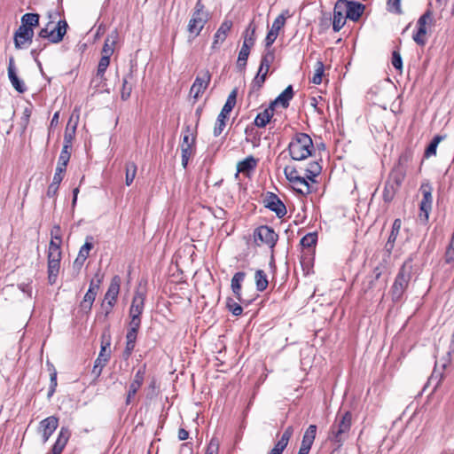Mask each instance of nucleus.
Returning <instances> with one entry per match:
<instances>
[{"instance_id":"nucleus-2","label":"nucleus","mask_w":454,"mask_h":454,"mask_svg":"<svg viewBox=\"0 0 454 454\" xmlns=\"http://www.w3.org/2000/svg\"><path fill=\"white\" fill-rule=\"evenodd\" d=\"M321 171L322 166L320 163L317 160H313L309 162L305 168L304 176H301L289 183L297 193L308 195L312 192L309 181L315 182V178L320 175Z\"/></svg>"},{"instance_id":"nucleus-38","label":"nucleus","mask_w":454,"mask_h":454,"mask_svg":"<svg viewBox=\"0 0 454 454\" xmlns=\"http://www.w3.org/2000/svg\"><path fill=\"white\" fill-rule=\"evenodd\" d=\"M266 78L267 75L257 72L256 75L250 83L249 96L252 94H255L257 96L259 94V91L262 88Z\"/></svg>"},{"instance_id":"nucleus-5","label":"nucleus","mask_w":454,"mask_h":454,"mask_svg":"<svg viewBox=\"0 0 454 454\" xmlns=\"http://www.w3.org/2000/svg\"><path fill=\"white\" fill-rule=\"evenodd\" d=\"M196 129L186 125L183 130V140L180 144L182 166L187 168L190 159L193 156L196 147Z\"/></svg>"},{"instance_id":"nucleus-7","label":"nucleus","mask_w":454,"mask_h":454,"mask_svg":"<svg viewBox=\"0 0 454 454\" xmlns=\"http://www.w3.org/2000/svg\"><path fill=\"white\" fill-rule=\"evenodd\" d=\"M434 25V15L431 9H427L417 21V31L412 39L419 46H425L427 41V30Z\"/></svg>"},{"instance_id":"nucleus-8","label":"nucleus","mask_w":454,"mask_h":454,"mask_svg":"<svg viewBox=\"0 0 454 454\" xmlns=\"http://www.w3.org/2000/svg\"><path fill=\"white\" fill-rule=\"evenodd\" d=\"M253 238L256 246H266L273 250L278 240V234L273 228L268 225H261L254 229Z\"/></svg>"},{"instance_id":"nucleus-6","label":"nucleus","mask_w":454,"mask_h":454,"mask_svg":"<svg viewBox=\"0 0 454 454\" xmlns=\"http://www.w3.org/2000/svg\"><path fill=\"white\" fill-rule=\"evenodd\" d=\"M62 258L61 246L50 241L48 248V281L51 285L56 283Z\"/></svg>"},{"instance_id":"nucleus-54","label":"nucleus","mask_w":454,"mask_h":454,"mask_svg":"<svg viewBox=\"0 0 454 454\" xmlns=\"http://www.w3.org/2000/svg\"><path fill=\"white\" fill-rule=\"evenodd\" d=\"M226 307L230 312L234 316H240L243 312L242 307L236 302L232 298H228L226 301Z\"/></svg>"},{"instance_id":"nucleus-62","label":"nucleus","mask_w":454,"mask_h":454,"mask_svg":"<svg viewBox=\"0 0 454 454\" xmlns=\"http://www.w3.org/2000/svg\"><path fill=\"white\" fill-rule=\"evenodd\" d=\"M141 326V317H129V330L130 332L138 333Z\"/></svg>"},{"instance_id":"nucleus-43","label":"nucleus","mask_w":454,"mask_h":454,"mask_svg":"<svg viewBox=\"0 0 454 454\" xmlns=\"http://www.w3.org/2000/svg\"><path fill=\"white\" fill-rule=\"evenodd\" d=\"M251 49H248L247 46H241V49L239 50L238 59H237V67L242 71L246 68L247 62L248 59V57L250 55Z\"/></svg>"},{"instance_id":"nucleus-48","label":"nucleus","mask_w":454,"mask_h":454,"mask_svg":"<svg viewBox=\"0 0 454 454\" xmlns=\"http://www.w3.org/2000/svg\"><path fill=\"white\" fill-rule=\"evenodd\" d=\"M317 242V232H309L306 234L301 239V245L303 247L311 248L316 247Z\"/></svg>"},{"instance_id":"nucleus-46","label":"nucleus","mask_w":454,"mask_h":454,"mask_svg":"<svg viewBox=\"0 0 454 454\" xmlns=\"http://www.w3.org/2000/svg\"><path fill=\"white\" fill-rule=\"evenodd\" d=\"M71 120H69L64 134V145H68V147L72 148L73 139L74 137L76 124H74L72 127L70 126Z\"/></svg>"},{"instance_id":"nucleus-63","label":"nucleus","mask_w":454,"mask_h":454,"mask_svg":"<svg viewBox=\"0 0 454 454\" xmlns=\"http://www.w3.org/2000/svg\"><path fill=\"white\" fill-rule=\"evenodd\" d=\"M391 63L393 65V67L399 70V71H402V68H403V60H402V57H401V54L398 51H394L393 53H392V59H391Z\"/></svg>"},{"instance_id":"nucleus-64","label":"nucleus","mask_w":454,"mask_h":454,"mask_svg":"<svg viewBox=\"0 0 454 454\" xmlns=\"http://www.w3.org/2000/svg\"><path fill=\"white\" fill-rule=\"evenodd\" d=\"M278 34L275 33L274 31L272 30H270L266 35V38H265V47H266V51L268 50H271L270 47L271 45L274 43V42L276 41V39L278 38Z\"/></svg>"},{"instance_id":"nucleus-49","label":"nucleus","mask_w":454,"mask_h":454,"mask_svg":"<svg viewBox=\"0 0 454 454\" xmlns=\"http://www.w3.org/2000/svg\"><path fill=\"white\" fill-rule=\"evenodd\" d=\"M325 71V66L322 61H317L315 66V71L311 78V82L314 84H320Z\"/></svg>"},{"instance_id":"nucleus-14","label":"nucleus","mask_w":454,"mask_h":454,"mask_svg":"<svg viewBox=\"0 0 454 454\" xmlns=\"http://www.w3.org/2000/svg\"><path fill=\"white\" fill-rule=\"evenodd\" d=\"M121 279L120 276L115 275L112 278L108 289L105 294L104 301L106 303V315H108L117 302L121 289Z\"/></svg>"},{"instance_id":"nucleus-51","label":"nucleus","mask_w":454,"mask_h":454,"mask_svg":"<svg viewBox=\"0 0 454 454\" xmlns=\"http://www.w3.org/2000/svg\"><path fill=\"white\" fill-rule=\"evenodd\" d=\"M284 174L288 182H291L301 176V172L294 165L286 166L284 168Z\"/></svg>"},{"instance_id":"nucleus-57","label":"nucleus","mask_w":454,"mask_h":454,"mask_svg":"<svg viewBox=\"0 0 454 454\" xmlns=\"http://www.w3.org/2000/svg\"><path fill=\"white\" fill-rule=\"evenodd\" d=\"M145 373H146V364H144L135 373L132 381L142 387L144 380H145Z\"/></svg>"},{"instance_id":"nucleus-44","label":"nucleus","mask_w":454,"mask_h":454,"mask_svg":"<svg viewBox=\"0 0 454 454\" xmlns=\"http://www.w3.org/2000/svg\"><path fill=\"white\" fill-rule=\"evenodd\" d=\"M39 14L37 13H26L21 17V25L31 27H37L39 25Z\"/></svg>"},{"instance_id":"nucleus-24","label":"nucleus","mask_w":454,"mask_h":454,"mask_svg":"<svg viewBox=\"0 0 454 454\" xmlns=\"http://www.w3.org/2000/svg\"><path fill=\"white\" fill-rule=\"evenodd\" d=\"M345 12L348 19L357 21L364 12V5L360 3L344 0Z\"/></svg>"},{"instance_id":"nucleus-45","label":"nucleus","mask_w":454,"mask_h":454,"mask_svg":"<svg viewBox=\"0 0 454 454\" xmlns=\"http://www.w3.org/2000/svg\"><path fill=\"white\" fill-rule=\"evenodd\" d=\"M137 174V165L135 162L129 161L126 163V176H125V184L127 186H129Z\"/></svg>"},{"instance_id":"nucleus-47","label":"nucleus","mask_w":454,"mask_h":454,"mask_svg":"<svg viewBox=\"0 0 454 454\" xmlns=\"http://www.w3.org/2000/svg\"><path fill=\"white\" fill-rule=\"evenodd\" d=\"M399 188H395V186L388 182L385 184L384 190H383V200L385 202H390L393 200L395 193Z\"/></svg>"},{"instance_id":"nucleus-35","label":"nucleus","mask_w":454,"mask_h":454,"mask_svg":"<svg viewBox=\"0 0 454 454\" xmlns=\"http://www.w3.org/2000/svg\"><path fill=\"white\" fill-rule=\"evenodd\" d=\"M258 164V159L250 155L240 160L237 164V171L242 174H247L250 171L255 169Z\"/></svg>"},{"instance_id":"nucleus-4","label":"nucleus","mask_w":454,"mask_h":454,"mask_svg":"<svg viewBox=\"0 0 454 454\" xmlns=\"http://www.w3.org/2000/svg\"><path fill=\"white\" fill-rule=\"evenodd\" d=\"M352 425V413L348 411L341 415H338L334 423L332 425L328 439L336 443H341L343 435L347 434Z\"/></svg>"},{"instance_id":"nucleus-61","label":"nucleus","mask_w":454,"mask_h":454,"mask_svg":"<svg viewBox=\"0 0 454 454\" xmlns=\"http://www.w3.org/2000/svg\"><path fill=\"white\" fill-rule=\"evenodd\" d=\"M71 147H68V145H63L58 161L68 164L71 158Z\"/></svg>"},{"instance_id":"nucleus-39","label":"nucleus","mask_w":454,"mask_h":454,"mask_svg":"<svg viewBox=\"0 0 454 454\" xmlns=\"http://www.w3.org/2000/svg\"><path fill=\"white\" fill-rule=\"evenodd\" d=\"M445 138V136L436 135L434 137L430 144L425 150L424 157L428 159L436 155V149L438 145Z\"/></svg>"},{"instance_id":"nucleus-10","label":"nucleus","mask_w":454,"mask_h":454,"mask_svg":"<svg viewBox=\"0 0 454 454\" xmlns=\"http://www.w3.org/2000/svg\"><path fill=\"white\" fill-rule=\"evenodd\" d=\"M110 337L106 338L105 336L101 337V348L100 352L94 362V366L91 370V374L95 380L98 379L102 373L104 367L107 364L110 356Z\"/></svg>"},{"instance_id":"nucleus-53","label":"nucleus","mask_w":454,"mask_h":454,"mask_svg":"<svg viewBox=\"0 0 454 454\" xmlns=\"http://www.w3.org/2000/svg\"><path fill=\"white\" fill-rule=\"evenodd\" d=\"M444 262L446 264L454 262V232L452 233L450 242L446 248Z\"/></svg>"},{"instance_id":"nucleus-12","label":"nucleus","mask_w":454,"mask_h":454,"mask_svg":"<svg viewBox=\"0 0 454 454\" xmlns=\"http://www.w3.org/2000/svg\"><path fill=\"white\" fill-rule=\"evenodd\" d=\"M420 192L422 193V200L419 204V217L421 221L427 223L429 218V213L432 210L433 187L430 184H422L420 186Z\"/></svg>"},{"instance_id":"nucleus-27","label":"nucleus","mask_w":454,"mask_h":454,"mask_svg":"<svg viewBox=\"0 0 454 454\" xmlns=\"http://www.w3.org/2000/svg\"><path fill=\"white\" fill-rule=\"evenodd\" d=\"M8 77L10 79L12 85L18 92L23 93L26 91L27 88L24 82L21 80H20L15 72L14 59L12 57H11L9 59Z\"/></svg>"},{"instance_id":"nucleus-37","label":"nucleus","mask_w":454,"mask_h":454,"mask_svg":"<svg viewBox=\"0 0 454 454\" xmlns=\"http://www.w3.org/2000/svg\"><path fill=\"white\" fill-rule=\"evenodd\" d=\"M256 26L254 22H250L243 33V46L252 49L255 43Z\"/></svg>"},{"instance_id":"nucleus-3","label":"nucleus","mask_w":454,"mask_h":454,"mask_svg":"<svg viewBox=\"0 0 454 454\" xmlns=\"http://www.w3.org/2000/svg\"><path fill=\"white\" fill-rule=\"evenodd\" d=\"M207 20L208 13L205 12V5L203 4L202 0H198L187 25L189 36L192 39L199 36Z\"/></svg>"},{"instance_id":"nucleus-33","label":"nucleus","mask_w":454,"mask_h":454,"mask_svg":"<svg viewBox=\"0 0 454 454\" xmlns=\"http://www.w3.org/2000/svg\"><path fill=\"white\" fill-rule=\"evenodd\" d=\"M275 59V51L274 50H268L262 54L261 58L260 66L258 68V72L268 75L270 67Z\"/></svg>"},{"instance_id":"nucleus-29","label":"nucleus","mask_w":454,"mask_h":454,"mask_svg":"<svg viewBox=\"0 0 454 454\" xmlns=\"http://www.w3.org/2000/svg\"><path fill=\"white\" fill-rule=\"evenodd\" d=\"M293 87L292 85H289L270 105L273 108L277 105H280L283 108H287L289 106V101L293 98Z\"/></svg>"},{"instance_id":"nucleus-16","label":"nucleus","mask_w":454,"mask_h":454,"mask_svg":"<svg viewBox=\"0 0 454 454\" xmlns=\"http://www.w3.org/2000/svg\"><path fill=\"white\" fill-rule=\"evenodd\" d=\"M67 23L66 20H60L56 28L49 29V25L42 28L39 36L48 39L52 43H58L62 41L67 33Z\"/></svg>"},{"instance_id":"nucleus-1","label":"nucleus","mask_w":454,"mask_h":454,"mask_svg":"<svg viewBox=\"0 0 454 454\" xmlns=\"http://www.w3.org/2000/svg\"><path fill=\"white\" fill-rule=\"evenodd\" d=\"M287 150L292 160L301 161L311 156L315 148L313 140L308 134L297 132L291 138Z\"/></svg>"},{"instance_id":"nucleus-25","label":"nucleus","mask_w":454,"mask_h":454,"mask_svg":"<svg viewBox=\"0 0 454 454\" xmlns=\"http://www.w3.org/2000/svg\"><path fill=\"white\" fill-rule=\"evenodd\" d=\"M294 434V427L292 426L287 427L282 434L280 439L277 442L274 447L270 450L269 454H282L285 450L291 437Z\"/></svg>"},{"instance_id":"nucleus-58","label":"nucleus","mask_w":454,"mask_h":454,"mask_svg":"<svg viewBox=\"0 0 454 454\" xmlns=\"http://www.w3.org/2000/svg\"><path fill=\"white\" fill-rule=\"evenodd\" d=\"M286 18L284 14L278 15L273 21L270 30L278 34L279 30L284 27Z\"/></svg>"},{"instance_id":"nucleus-28","label":"nucleus","mask_w":454,"mask_h":454,"mask_svg":"<svg viewBox=\"0 0 454 454\" xmlns=\"http://www.w3.org/2000/svg\"><path fill=\"white\" fill-rule=\"evenodd\" d=\"M118 36L119 35L116 30L113 31L110 35H107L101 51V56L111 58V56L114 54Z\"/></svg>"},{"instance_id":"nucleus-30","label":"nucleus","mask_w":454,"mask_h":454,"mask_svg":"<svg viewBox=\"0 0 454 454\" xmlns=\"http://www.w3.org/2000/svg\"><path fill=\"white\" fill-rule=\"evenodd\" d=\"M134 74L132 72H129L122 78V84L121 88V99L122 101H127L131 95L133 90Z\"/></svg>"},{"instance_id":"nucleus-55","label":"nucleus","mask_w":454,"mask_h":454,"mask_svg":"<svg viewBox=\"0 0 454 454\" xmlns=\"http://www.w3.org/2000/svg\"><path fill=\"white\" fill-rule=\"evenodd\" d=\"M387 9L389 12L402 14L401 0H387Z\"/></svg>"},{"instance_id":"nucleus-40","label":"nucleus","mask_w":454,"mask_h":454,"mask_svg":"<svg viewBox=\"0 0 454 454\" xmlns=\"http://www.w3.org/2000/svg\"><path fill=\"white\" fill-rule=\"evenodd\" d=\"M254 281L256 289L260 292H263L268 287L269 282L267 275L262 270H256L254 273Z\"/></svg>"},{"instance_id":"nucleus-56","label":"nucleus","mask_w":454,"mask_h":454,"mask_svg":"<svg viewBox=\"0 0 454 454\" xmlns=\"http://www.w3.org/2000/svg\"><path fill=\"white\" fill-rule=\"evenodd\" d=\"M141 386L137 385V383L131 381L129 387V390L126 396V404L129 405L132 399L136 396L138 390L140 389Z\"/></svg>"},{"instance_id":"nucleus-17","label":"nucleus","mask_w":454,"mask_h":454,"mask_svg":"<svg viewBox=\"0 0 454 454\" xmlns=\"http://www.w3.org/2000/svg\"><path fill=\"white\" fill-rule=\"evenodd\" d=\"M58 427L59 418L56 416H50L40 421L37 434L41 436L42 443L44 444L48 442Z\"/></svg>"},{"instance_id":"nucleus-32","label":"nucleus","mask_w":454,"mask_h":454,"mask_svg":"<svg viewBox=\"0 0 454 454\" xmlns=\"http://www.w3.org/2000/svg\"><path fill=\"white\" fill-rule=\"evenodd\" d=\"M401 227H402L401 219H399V218L395 219L393 223L391 232H390L387 241L385 245V248L389 254L392 252V250L395 247V243L399 235Z\"/></svg>"},{"instance_id":"nucleus-18","label":"nucleus","mask_w":454,"mask_h":454,"mask_svg":"<svg viewBox=\"0 0 454 454\" xmlns=\"http://www.w3.org/2000/svg\"><path fill=\"white\" fill-rule=\"evenodd\" d=\"M210 81L211 74L208 70H206L201 75L196 77L190 89V96L198 100L208 87Z\"/></svg>"},{"instance_id":"nucleus-41","label":"nucleus","mask_w":454,"mask_h":454,"mask_svg":"<svg viewBox=\"0 0 454 454\" xmlns=\"http://www.w3.org/2000/svg\"><path fill=\"white\" fill-rule=\"evenodd\" d=\"M96 296L97 293L87 291L83 297V300L80 303L81 310H82L86 314L89 313L91 310Z\"/></svg>"},{"instance_id":"nucleus-52","label":"nucleus","mask_w":454,"mask_h":454,"mask_svg":"<svg viewBox=\"0 0 454 454\" xmlns=\"http://www.w3.org/2000/svg\"><path fill=\"white\" fill-rule=\"evenodd\" d=\"M51 241L56 245H62V230L59 224H55L51 230Z\"/></svg>"},{"instance_id":"nucleus-36","label":"nucleus","mask_w":454,"mask_h":454,"mask_svg":"<svg viewBox=\"0 0 454 454\" xmlns=\"http://www.w3.org/2000/svg\"><path fill=\"white\" fill-rule=\"evenodd\" d=\"M256 26L254 22H250L243 33V46L252 49L255 43Z\"/></svg>"},{"instance_id":"nucleus-15","label":"nucleus","mask_w":454,"mask_h":454,"mask_svg":"<svg viewBox=\"0 0 454 454\" xmlns=\"http://www.w3.org/2000/svg\"><path fill=\"white\" fill-rule=\"evenodd\" d=\"M262 203L266 208L274 212L278 218H283L287 213L286 205L277 194L271 192H267L264 194Z\"/></svg>"},{"instance_id":"nucleus-42","label":"nucleus","mask_w":454,"mask_h":454,"mask_svg":"<svg viewBox=\"0 0 454 454\" xmlns=\"http://www.w3.org/2000/svg\"><path fill=\"white\" fill-rule=\"evenodd\" d=\"M316 434H317V426L309 425L303 434L301 444L311 447L315 441Z\"/></svg>"},{"instance_id":"nucleus-23","label":"nucleus","mask_w":454,"mask_h":454,"mask_svg":"<svg viewBox=\"0 0 454 454\" xmlns=\"http://www.w3.org/2000/svg\"><path fill=\"white\" fill-rule=\"evenodd\" d=\"M232 26L233 23L230 20H225L223 21L214 35V41L212 43L213 49L218 48V46L226 40Z\"/></svg>"},{"instance_id":"nucleus-26","label":"nucleus","mask_w":454,"mask_h":454,"mask_svg":"<svg viewBox=\"0 0 454 454\" xmlns=\"http://www.w3.org/2000/svg\"><path fill=\"white\" fill-rule=\"evenodd\" d=\"M71 437V431L67 427H62L59 432L56 442L51 450L61 454Z\"/></svg>"},{"instance_id":"nucleus-20","label":"nucleus","mask_w":454,"mask_h":454,"mask_svg":"<svg viewBox=\"0 0 454 454\" xmlns=\"http://www.w3.org/2000/svg\"><path fill=\"white\" fill-rule=\"evenodd\" d=\"M347 19L344 0H338L333 9V29L334 32H339L344 27Z\"/></svg>"},{"instance_id":"nucleus-13","label":"nucleus","mask_w":454,"mask_h":454,"mask_svg":"<svg viewBox=\"0 0 454 454\" xmlns=\"http://www.w3.org/2000/svg\"><path fill=\"white\" fill-rule=\"evenodd\" d=\"M410 278L411 276L406 271L405 265H403L400 268L391 288V296L394 301H399L402 298L408 286Z\"/></svg>"},{"instance_id":"nucleus-34","label":"nucleus","mask_w":454,"mask_h":454,"mask_svg":"<svg viewBox=\"0 0 454 454\" xmlns=\"http://www.w3.org/2000/svg\"><path fill=\"white\" fill-rule=\"evenodd\" d=\"M273 115L274 108L270 105L256 115L254 119V125L258 128H264L270 121Z\"/></svg>"},{"instance_id":"nucleus-50","label":"nucleus","mask_w":454,"mask_h":454,"mask_svg":"<svg viewBox=\"0 0 454 454\" xmlns=\"http://www.w3.org/2000/svg\"><path fill=\"white\" fill-rule=\"evenodd\" d=\"M160 393V387L155 378H153L146 387V396L149 399L156 397Z\"/></svg>"},{"instance_id":"nucleus-11","label":"nucleus","mask_w":454,"mask_h":454,"mask_svg":"<svg viewBox=\"0 0 454 454\" xmlns=\"http://www.w3.org/2000/svg\"><path fill=\"white\" fill-rule=\"evenodd\" d=\"M236 90H232L231 94L228 96V98L223 105L220 114L217 116L215 127H214V135L218 137L223 131L226 126V121L229 118L230 113L232 111L236 105Z\"/></svg>"},{"instance_id":"nucleus-21","label":"nucleus","mask_w":454,"mask_h":454,"mask_svg":"<svg viewBox=\"0 0 454 454\" xmlns=\"http://www.w3.org/2000/svg\"><path fill=\"white\" fill-rule=\"evenodd\" d=\"M145 298L146 295L145 292L140 291L139 289L135 291L129 310V317L136 316L141 317L145 309Z\"/></svg>"},{"instance_id":"nucleus-59","label":"nucleus","mask_w":454,"mask_h":454,"mask_svg":"<svg viewBox=\"0 0 454 454\" xmlns=\"http://www.w3.org/2000/svg\"><path fill=\"white\" fill-rule=\"evenodd\" d=\"M219 446H220V442H219L218 438L213 437L210 440V442L207 447L205 454H218Z\"/></svg>"},{"instance_id":"nucleus-22","label":"nucleus","mask_w":454,"mask_h":454,"mask_svg":"<svg viewBox=\"0 0 454 454\" xmlns=\"http://www.w3.org/2000/svg\"><path fill=\"white\" fill-rule=\"evenodd\" d=\"M34 36V30L31 27L20 26L14 34V44L18 49L22 48L25 44L30 43Z\"/></svg>"},{"instance_id":"nucleus-31","label":"nucleus","mask_w":454,"mask_h":454,"mask_svg":"<svg viewBox=\"0 0 454 454\" xmlns=\"http://www.w3.org/2000/svg\"><path fill=\"white\" fill-rule=\"evenodd\" d=\"M245 278H246V273L243 271H239V272H236L231 278V290H232L235 297L237 298V300H239V301H243L242 295H241V286H242V282L244 281Z\"/></svg>"},{"instance_id":"nucleus-19","label":"nucleus","mask_w":454,"mask_h":454,"mask_svg":"<svg viewBox=\"0 0 454 454\" xmlns=\"http://www.w3.org/2000/svg\"><path fill=\"white\" fill-rule=\"evenodd\" d=\"M110 65V58L101 56L95 77L92 78L90 85L94 84L96 89L103 88L106 85V71Z\"/></svg>"},{"instance_id":"nucleus-9","label":"nucleus","mask_w":454,"mask_h":454,"mask_svg":"<svg viewBox=\"0 0 454 454\" xmlns=\"http://www.w3.org/2000/svg\"><path fill=\"white\" fill-rule=\"evenodd\" d=\"M411 160V153H404L400 155L397 164L389 174L388 183L394 184L395 188H400L405 179L408 163Z\"/></svg>"},{"instance_id":"nucleus-60","label":"nucleus","mask_w":454,"mask_h":454,"mask_svg":"<svg viewBox=\"0 0 454 454\" xmlns=\"http://www.w3.org/2000/svg\"><path fill=\"white\" fill-rule=\"evenodd\" d=\"M91 240L92 237H87L86 241L84 245L80 248L78 254H82V257L86 259L89 257L90 252L93 247Z\"/></svg>"}]
</instances>
